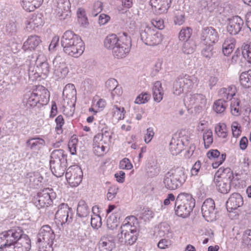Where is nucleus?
Returning a JSON list of instances; mask_svg holds the SVG:
<instances>
[{
	"instance_id": "obj_1",
	"label": "nucleus",
	"mask_w": 251,
	"mask_h": 251,
	"mask_svg": "<svg viewBox=\"0 0 251 251\" xmlns=\"http://www.w3.org/2000/svg\"><path fill=\"white\" fill-rule=\"evenodd\" d=\"M104 45L107 49L112 50L114 56L123 58L129 53L131 42L130 37L125 32L120 36L112 34L105 38Z\"/></svg>"
},
{
	"instance_id": "obj_2",
	"label": "nucleus",
	"mask_w": 251,
	"mask_h": 251,
	"mask_svg": "<svg viewBox=\"0 0 251 251\" xmlns=\"http://www.w3.org/2000/svg\"><path fill=\"white\" fill-rule=\"evenodd\" d=\"M63 51L67 54L78 57L83 52L84 47L81 38L71 30L64 33L61 40Z\"/></svg>"
},
{
	"instance_id": "obj_3",
	"label": "nucleus",
	"mask_w": 251,
	"mask_h": 251,
	"mask_svg": "<svg viewBox=\"0 0 251 251\" xmlns=\"http://www.w3.org/2000/svg\"><path fill=\"white\" fill-rule=\"evenodd\" d=\"M195 206V200L191 194L181 193L176 197L175 204V214L183 218L189 216Z\"/></svg>"
},
{
	"instance_id": "obj_4",
	"label": "nucleus",
	"mask_w": 251,
	"mask_h": 251,
	"mask_svg": "<svg viewBox=\"0 0 251 251\" xmlns=\"http://www.w3.org/2000/svg\"><path fill=\"white\" fill-rule=\"evenodd\" d=\"M187 176L183 167H177L168 172L164 176L163 183L166 188L176 190L185 182Z\"/></svg>"
},
{
	"instance_id": "obj_5",
	"label": "nucleus",
	"mask_w": 251,
	"mask_h": 251,
	"mask_svg": "<svg viewBox=\"0 0 251 251\" xmlns=\"http://www.w3.org/2000/svg\"><path fill=\"white\" fill-rule=\"evenodd\" d=\"M55 234L48 225L43 226L38 234L37 242L39 251H53L52 245Z\"/></svg>"
},
{
	"instance_id": "obj_6",
	"label": "nucleus",
	"mask_w": 251,
	"mask_h": 251,
	"mask_svg": "<svg viewBox=\"0 0 251 251\" xmlns=\"http://www.w3.org/2000/svg\"><path fill=\"white\" fill-rule=\"evenodd\" d=\"M197 83L198 78L194 75H180L174 83L173 93L178 96L183 92L185 89H191Z\"/></svg>"
},
{
	"instance_id": "obj_7",
	"label": "nucleus",
	"mask_w": 251,
	"mask_h": 251,
	"mask_svg": "<svg viewBox=\"0 0 251 251\" xmlns=\"http://www.w3.org/2000/svg\"><path fill=\"white\" fill-rule=\"evenodd\" d=\"M40 56L39 55L37 59V66L35 70H34V66H26L28 69L29 78L32 80H36L39 77H41L42 79L46 78L50 71V67L49 63L46 61L41 62L39 60Z\"/></svg>"
},
{
	"instance_id": "obj_8",
	"label": "nucleus",
	"mask_w": 251,
	"mask_h": 251,
	"mask_svg": "<svg viewBox=\"0 0 251 251\" xmlns=\"http://www.w3.org/2000/svg\"><path fill=\"white\" fill-rule=\"evenodd\" d=\"M23 230L19 226L13 227L0 233V247L15 245Z\"/></svg>"
},
{
	"instance_id": "obj_9",
	"label": "nucleus",
	"mask_w": 251,
	"mask_h": 251,
	"mask_svg": "<svg viewBox=\"0 0 251 251\" xmlns=\"http://www.w3.org/2000/svg\"><path fill=\"white\" fill-rule=\"evenodd\" d=\"M128 226L122 225L121 233L117 235L118 242L122 245H132L137 240L138 231L137 229H131Z\"/></svg>"
},
{
	"instance_id": "obj_10",
	"label": "nucleus",
	"mask_w": 251,
	"mask_h": 251,
	"mask_svg": "<svg viewBox=\"0 0 251 251\" xmlns=\"http://www.w3.org/2000/svg\"><path fill=\"white\" fill-rule=\"evenodd\" d=\"M140 36L143 42L149 46L157 45L161 42L163 39L161 33L148 26L141 30Z\"/></svg>"
},
{
	"instance_id": "obj_11",
	"label": "nucleus",
	"mask_w": 251,
	"mask_h": 251,
	"mask_svg": "<svg viewBox=\"0 0 251 251\" xmlns=\"http://www.w3.org/2000/svg\"><path fill=\"white\" fill-rule=\"evenodd\" d=\"M55 194L52 189L46 188L40 190L34 198V202L38 209L48 207L52 203Z\"/></svg>"
},
{
	"instance_id": "obj_12",
	"label": "nucleus",
	"mask_w": 251,
	"mask_h": 251,
	"mask_svg": "<svg viewBox=\"0 0 251 251\" xmlns=\"http://www.w3.org/2000/svg\"><path fill=\"white\" fill-rule=\"evenodd\" d=\"M65 176L69 184L75 187L81 182L83 172L79 166H72L67 169Z\"/></svg>"
},
{
	"instance_id": "obj_13",
	"label": "nucleus",
	"mask_w": 251,
	"mask_h": 251,
	"mask_svg": "<svg viewBox=\"0 0 251 251\" xmlns=\"http://www.w3.org/2000/svg\"><path fill=\"white\" fill-rule=\"evenodd\" d=\"M200 39L203 45H213L218 42L219 34L213 27H205L201 31Z\"/></svg>"
},
{
	"instance_id": "obj_14",
	"label": "nucleus",
	"mask_w": 251,
	"mask_h": 251,
	"mask_svg": "<svg viewBox=\"0 0 251 251\" xmlns=\"http://www.w3.org/2000/svg\"><path fill=\"white\" fill-rule=\"evenodd\" d=\"M201 213L207 222H211L216 219L217 211L215 202L212 199H207L204 201L201 206Z\"/></svg>"
},
{
	"instance_id": "obj_15",
	"label": "nucleus",
	"mask_w": 251,
	"mask_h": 251,
	"mask_svg": "<svg viewBox=\"0 0 251 251\" xmlns=\"http://www.w3.org/2000/svg\"><path fill=\"white\" fill-rule=\"evenodd\" d=\"M71 4L69 0H55L54 9L56 16L60 20H65L70 16Z\"/></svg>"
},
{
	"instance_id": "obj_16",
	"label": "nucleus",
	"mask_w": 251,
	"mask_h": 251,
	"mask_svg": "<svg viewBox=\"0 0 251 251\" xmlns=\"http://www.w3.org/2000/svg\"><path fill=\"white\" fill-rule=\"evenodd\" d=\"M72 209L66 203H61L58 206V209L55 213V218L62 226L70 223L72 221Z\"/></svg>"
},
{
	"instance_id": "obj_17",
	"label": "nucleus",
	"mask_w": 251,
	"mask_h": 251,
	"mask_svg": "<svg viewBox=\"0 0 251 251\" xmlns=\"http://www.w3.org/2000/svg\"><path fill=\"white\" fill-rule=\"evenodd\" d=\"M244 23L238 16H234L227 19L226 30L232 35L238 34L244 27Z\"/></svg>"
},
{
	"instance_id": "obj_18",
	"label": "nucleus",
	"mask_w": 251,
	"mask_h": 251,
	"mask_svg": "<svg viewBox=\"0 0 251 251\" xmlns=\"http://www.w3.org/2000/svg\"><path fill=\"white\" fill-rule=\"evenodd\" d=\"M53 66L54 74L59 77H64L68 73L67 65L60 56H56L54 59Z\"/></svg>"
},
{
	"instance_id": "obj_19",
	"label": "nucleus",
	"mask_w": 251,
	"mask_h": 251,
	"mask_svg": "<svg viewBox=\"0 0 251 251\" xmlns=\"http://www.w3.org/2000/svg\"><path fill=\"white\" fill-rule=\"evenodd\" d=\"M172 0H151L150 5L154 7L157 14L166 13L170 7Z\"/></svg>"
},
{
	"instance_id": "obj_20",
	"label": "nucleus",
	"mask_w": 251,
	"mask_h": 251,
	"mask_svg": "<svg viewBox=\"0 0 251 251\" xmlns=\"http://www.w3.org/2000/svg\"><path fill=\"white\" fill-rule=\"evenodd\" d=\"M243 204V200L239 194L233 193L229 198L226 203L227 210H235Z\"/></svg>"
},
{
	"instance_id": "obj_21",
	"label": "nucleus",
	"mask_w": 251,
	"mask_h": 251,
	"mask_svg": "<svg viewBox=\"0 0 251 251\" xmlns=\"http://www.w3.org/2000/svg\"><path fill=\"white\" fill-rule=\"evenodd\" d=\"M39 90H35L31 93L25 94L24 96V102L27 108L34 107L38 102H40L39 97Z\"/></svg>"
},
{
	"instance_id": "obj_22",
	"label": "nucleus",
	"mask_w": 251,
	"mask_h": 251,
	"mask_svg": "<svg viewBox=\"0 0 251 251\" xmlns=\"http://www.w3.org/2000/svg\"><path fill=\"white\" fill-rule=\"evenodd\" d=\"M67 161L64 159L60 162L50 164V170L53 174L57 177L62 176L67 168Z\"/></svg>"
},
{
	"instance_id": "obj_23",
	"label": "nucleus",
	"mask_w": 251,
	"mask_h": 251,
	"mask_svg": "<svg viewBox=\"0 0 251 251\" xmlns=\"http://www.w3.org/2000/svg\"><path fill=\"white\" fill-rule=\"evenodd\" d=\"M41 40L40 37L36 35H31L27 38L24 42L23 49L25 51L26 50H34L41 43Z\"/></svg>"
},
{
	"instance_id": "obj_24",
	"label": "nucleus",
	"mask_w": 251,
	"mask_h": 251,
	"mask_svg": "<svg viewBox=\"0 0 251 251\" xmlns=\"http://www.w3.org/2000/svg\"><path fill=\"white\" fill-rule=\"evenodd\" d=\"M219 5L218 0H201L200 8L204 12H212Z\"/></svg>"
},
{
	"instance_id": "obj_25",
	"label": "nucleus",
	"mask_w": 251,
	"mask_h": 251,
	"mask_svg": "<svg viewBox=\"0 0 251 251\" xmlns=\"http://www.w3.org/2000/svg\"><path fill=\"white\" fill-rule=\"evenodd\" d=\"M183 150V142L181 139L172 138L170 143V151L173 155L179 154Z\"/></svg>"
},
{
	"instance_id": "obj_26",
	"label": "nucleus",
	"mask_w": 251,
	"mask_h": 251,
	"mask_svg": "<svg viewBox=\"0 0 251 251\" xmlns=\"http://www.w3.org/2000/svg\"><path fill=\"white\" fill-rule=\"evenodd\" d=\"M45 144L44 140L40 138H32L26 142L27 147L33 151H38Z\"/></svg>"
},
{
	"instance_id": "obj_27",
	"label": "nucleus",
	"mask_w": 251,
	"mask_h": 251,
	"mask_svg": "<svg viewBox=\"0 0 251 251\" xmlns=\"http://www.w3.org/2000/svg\"><path fill=\"white\" fill-rule=\"evenodd\" d=\"M43 0H22L23 8L27 11H33L42 3Z\"/></svg>"
},
{
	"instance_id": "obj_28",
	"label": "nucleus",
	"mask_w": 251,
	"mask_h": 251,
	"mask_svg": "<svg viewBox=\"0 0 251 251\" xmlns=\"http://www.w3.org/2000/svg\"><path fill=\"white\" fill-rule=\"evenodd\" d=\"M114 247V242L107 237L103 236L99 242V248L100 251H111Z\"/></svg>"
},
{
	"instance_id": "obj_29",
	"label": "nucleus",
	"mask_w": 251,
	"mask_h": 251,
	"mask_svg": "<svg viewBox=\"0 0 251 251\" xmlns=\"http://www.w3.org/2000/svg\"><path fill=\"white\" fill-rule=\"evenodd\" d=\"M214 182L219 192L223 194L228 193L230 190V183L220 178H214Z\"/></svg>"
},
{
	"instance_id": "obj_30",
	"label": "nucleus",
	"mask_w": 251,
	"mask_h": 251,
	"mask_svg": "<svg viewBox=\"0 0 251 251\" xmlns=\"http://www.w3.org/2000/svg\"><path fill=\"white\" fill-rule=\"evenodd\" d=\"M235 42V39L231 37L225 40L223 45V52L225 55L228 56L233 51Z\"/></svg>"
},
{
	"instance_id": "obj_31",
	"label": "nucleus",
	"mask_w": 251,
	"mask_h": 251,
	"mask_svg": "<svg viewBox=\"0 0 251 251\" xmlns=\"http://www.w3.org/2000/svg\"><path fill=\"white\" fill-rule=\"evenodd\" d=\"M216 174L220 175L217 178L225 180L228 182L231 183L234 178L233 172L229 168H220Z\"/></svg>"
},
{
	"instance_id": "obj_32",
	"label": "nucleus",
	"mask_w": 251,
	"mask_h": 251,
	"mask_svg": "<svg viewBox=\"0 0 251 251\" xmlns=\"http://www.w3.org/2000/svg\"><path fill=\"white\" fill-rule=\"evenodd\" d=\"M153 96L154 100L156 102H160L163 99V91L160 81H156L152 88Z\"/></svg>"
},
{
	"instance_id": "obj_33",
	"label": "nucleus",
	"mask_w": 251,
	"mask_h": 251,
	"mask_svg": "<svg viewBox=\"0 0 251 251\" xmlns=\"http://www.w3.org/2000/svg\"><path fill=\"white\" fill-rule=\"evenodd\" d=\"M67 160V155L64 153L62 150H55L53 151L50 155V163H54L55 162H60L62 160Z\"/></svg>"
},
{
	"instance_id": "obj_34",
	"label": "nucleus",
	"mask_w": 251,
	"mask_h": 251,
	"mask_svg": "<svg viewBox=\"0 0 251 251\" xmlns=\"http://www.w3.org/2000/svg\"><path fill=\"white\" fill-rule=\"evenodd\" d=\"M196 42L192 39L186 40L182 47V51L185 54H191L193 53L196 49Z\"/></svg>"
},
{
	"instance_id": "obj_35",
	"label": "nucleus",
	"mask_w": 251,
	"mask_h": 251,
	"mask_svg": "<svg viewBox=\"0 0 251 251\" xmlns=\"http://www.w3.org/2000/svg\"><path fill=\"white\" fill-rule=\"evenodd\" d=\"M241 85L245 88L251 87V70L243 72L240 76Z\"/></svg>"
},
{
	"instance_id": "obj_36",
	"label": "nucleus",
	"mask_w": 251,
	"mask_h": 251,
	"mask_svg": "<svg viewBox=\"0 0 251 251\" xmlns=\"http://www.w3.org/2000/svg\"><path fill=\"white\" fill-rule=\"evenodd\" d=\"M89 213V209L83 200H80L77 205V215L80 217H85Z\"/></svg>"
},
{
	"instance_id": "obj_37",
	"label": "nucleus",
	"mask_w": 251,
	"mask_h": 251,
	"mask_svg": "<svg viewBox=\"0 0 251 251\" xmlns=\"http://www.w3.org/2000/svg\"><path fill=\"white\" fill-rule=\"evenodd\" d=\"M36 90H39V97L42 104L47 103L49 101L50 93L45 87L39 86Z\"/></svg>"
},
{
	"instance_id": "obj_38",
	"label": "nucleus",
	"mask_w": 251,
	"mask_h": 251,
	"mask_svg": "<svg viewBox=\"0 0 251 251\" xmlns=\"http://www.w3.org/2000/svg\"><path fill=\"white\" fill-rule=\"evenodd\" d=\"M227 101L224 99H219L214 104L213 109L217 113H222L227 107Z\"/></svg>"
},
{
	"instance_id": "obj_39",
	"label": "nucleus",
	"mask_w": 251,
	"mask_h": 251,
	"mask_svg": "<svg viewBox=\"0 0 251 251\" xmlns=\"http://www.w3.org/2000/svg\"><path fill=\"white\" fill-rule=\"evenodd\" d=\"M203 140L205 148L206 149L208 148L213 141V133L211 130L208 129L204 132Z\"/></svg>"
},
{
	"instance_id": "obj_40",
	"label": "nucleus",
	"mask_w": 251,
	"mask_h": 251,
	"mask_svg": "<svg viewBox=\"0 0 251 251\" xmlns=\"http://www.w3.org/2000/svg\"><path fill=\"white\" fill-rule=\"evenodd\" d=\"M125 113V110L124 107H118L115 105L112 109L113 116L118 120L124 119Z\"/></svg>"
},
{
	"instance_id": "obj_41",
	"label": "nucleus",
	"mask_w": 251,
	"mask_h": 251,
	"mask_svg": "<svg viewBox=\"0 0 251 251\" xmlns=\"http://www.w3.org/2000/svg\"><path fill=\"white\" fill-rule=\"evenodd\" d=\"M192 33V29L190 27L183 28L179 33L178 38L180 40H188Z\"/></svg>"
},
{
	"instance_id": "obj_42",
	"label": "nucleus",
	"mask_w": 251,
	"mask_h": 251,
	"mask_svg": "<svg viewBox=\"0 0 251 251\" xmlns=\"http://www.w3.org/2000/svg\"><path fill=\"white\" fill-rule=\"evenodd\" d=\"M204 47L201 53L203 57L210 59L214 56L215 52L214 51L213 45H204Z\"/></svg>"
},
{
	"instance_id": "obj_43",
	"label": "nucleus",
	"mask_w": 251,
	"mask_h": 251,
	"mask_svg": "<svg viewBox=\"0 0 251 251\" xmlns=\"http://www.w3.org/2000/svg\"><path fill=\"white\" fill-rule=\"evenodd\" d=\"M198 96H201L200 99L201 100H197L196 104H195V109L197 112H199L200 111L203 109L206 106V99L204 95L198 94Z\"/></svg>"
},
{
	"instance_id": "obj_44",
	"label": "nucleus",
	"mask_w": 251,
	"mask_h": 251,
	"mask_svg": "<svg viewBox=\"0 0 251 251\" xmlns=\"http://www.w3.org/2000/svg\"><path fill=\"white\" fill-rule=\"evenodd\" d=\"M125 224L123 225L131 226V229H137L138 221L137 219L134 216H130L126 218L124 221Z\"/></svg>"
},
{
	"instance_id": "obj_45",
	"label": "nucleus",
	"mask_w": 251,
	"mask_h": 251,
	"mask_svg": "<svg viewBox=\"0 0 251 251\" xmlns=\"http://www.w3.org/2000/svg\"><path fill=\"white\" fill-rule=\"evenodd\" d=\"M240 103L238 99H233L231 100L230 104L231 112L234 116H238L240 114L239 106Z\"/></svg>"
},
{
	"instance_id": "obj_46",
	"label": "nucleus",
	"mask_w": 251,
	"mask_h": 251,
	"mask_svg": "<svg viewBox=\"0 0 251 251\" xmlns=\"http://www.w3.org/2000/svg\"><path fill=\"white\" fill-rule=\"evenodd\" d=\"M216 133L220 137L225 138L227 136L226 126L225 124H219L215 127Z\"/></svg>"
},
{
	"instance_id": "obj_47",
	"label": "nucleus",
	"mask_w": 251,
	"mask_h": 251,
	"mask_svg": "<svg viewBox=\"0 0 251 251\" xmlns=\"http://www.w3.org/2000/svg\"><path fill=\"white\" fill-rule=\"evenodd\" d=\"M242 54L245 59L251 63V45H245L242 47Z\"/></svg>"
},
{
	"instance_id": "obj_48",
	"label": "nucleus",
	"mask_w": 251,
	"mask_h": 251,
	"mask_svg": "<svg viewBox=\"0 0 251 251\" xmlns=\"http://www.w3.org/2000/svg\"><path fill=\"white\" fill-rule=\"evenodd\" d=\"M78 143L77 139L74 136H72L68 143V148L72 155L76 154V148Z\"/></svg>"
},
{
	"instance_id": "obj_49",
	"label": "nucleus",
	"mask_w": 251,
	"mask_h": 251,
	"mask_svg": "<svg viewBox=\"0 0 251 251\" xmlns=\"http://www.w3.org/2000/svg\"><path fill=\"white\" fill-rule=\"evenodd\" d=\"M102 139L105 141V144H108L111 142L112 135L113 132L111 131L107 127L103 128L101 130Z\"/></svg>"
},
{
	"instance_id": "obj_50",
	"label": "nucleus",
	"mask_w": 251,
	"mask_h": 251,
	"mask_svg": "<svg viewBox=\"0 0 251 251\" xmlns=\"http://www.w3.org/2000/svg\"><path fill=\"white\" fill-rule=\"evenodd\" d=\"M201 97V96H198V94L190 95L184 99V101L185 103H187L189 106H192L195 105L197 100H201L200 99Z\"/></svg>"
},
{
	"instance_id": "obj_51",
	"label": "nucleus",
	"mask_w": 251,
	"mask_h": 251,
	"mask_svg": "<svg viewBox=\"0 0 251 251\" xmlns=\"http://www.w3.org/2000/svg\"><path fill=\"white\" fill-rule=\"evenodd\" d=\"M119 190V188L116 186L113 185L110 186L106 194V197L108 201L113 200L116 197Z\"/></svg>"
},
{
	"instance_id": "obj_52",
	"label": "nucleus",
	"mask_w": 251,
	"mask_h": 251,
	"mask_svg": "<svg viewBox=\"0 0 251 251\" xmlns=\"http://www.w3.org/2000/svg\"><path fill=\"white\" fill-rule=\"evenodd\" d=\"M91 225L94 228L98 229L101 226V219L100 216L97 214L92 216Z\"/></svg>"
},
{
	"instance_id": "obj_53",
	"label": "nucleus",
	"mask_w": 251,
	"mask_h": 251,
	"mask_svg": "<svg viewBox=\"0 0 251 251\" xmlns=\"http://www.w3.org/2000/svg\"><path fill=\"white\" fill-rule=\"evenodd\" d=\"M150 95L148 93L140 94L136 99L135 102L137 104L145 103L148 101L150 99Z\"/></svg>"
},
{
	"instance_id": "obj_54",
	"label": "nucleus",
	"mask_w": 251,
	"mask_h": 251,
	"mask_svg": "<svg viewBox=\"0 0 251 251\" xmlns=\"http://www.w3.org/2000/svg\"><path fill=\"white\" fill-rule=\"evenodd\" d=\"M102 3L101 1H96L93 5V9L91 12L92 15L94 17L97 16L102 11Z\"/></svg>"
},
{
	"instance_id": "obj_55",
	"label": "nucleus",
	"mask_w": 251,
	"mask_h": 251,
	"mask_svg": "<svg viewBox=\"0 0 251 251\" xmlns=\"http://www.w3.org/2000/svg\"><path fill=\"white\" fill-rule=\"evenodd\" d=\"M203 167V166L201 167V163L199 160L196 162V163L193 166L191 170L192 175L196 176L198 175L199 172L200 171H201V173H203V172H202Z\"/></svg>"
},
{
	"instance_id": "obj_56",
	"label": "nucleus",
	"mask_w": 251,
	"mask_h": 251,
	"mask_svg": "<svg viewBox=\"0 0 251 251\" xmlns=\"http://www.w3.org/2000/svg\"><path fill=\"white\" fill-rule=\"evenodd\" d=\"M132 167V165L130 160L127 158H124L120 162L119 168L121 169L130 170Z\"/></svg>"
},
{
	"instance_id": "obj_57",
	"label": "nucleus",
	"mask_w": 251,
	"mask_h": 251,
	"mask_svg": "<svg viewBox=\"0 0 251 251\" xmlns=\"http://www.w3.org/2000/svg\"><path fill=\"white\" fill-rule=\"evenodd\" d=\"M6 32L12 34L16 32L17 30V24L14 22H10L5 27Z\"/></svg>"
},
{
	"instance_id": "obj_58",
	"label": "nucleus",
	"mask_w": 251,
	"mask_h": 251,
	"mask_svg": "<svg viewBox=\"0 0 251 251\" xmlns=\"http://www.w3.org/2000/svg\"><path fill=\"white\" fill-rule=\"evenodd\" d=\"M104 145L100 143L99 145L93 147L94 152L96 155L101 156L104 153L105 147Z\"/></svg>"
},
{
	"instance_id": "obj_59",
	"label": "nucleus",
	"mask_w": 251,
	"mask_h": 251,
	"mask_svg": "<svg viewBox=\"0 0 251 251\" xmlns=\"http://www.w3.org/2000/svg\"><path fill=\"white\" fill-rule=\"evenodd\" d=\"M231 130L232 132V134L234 137H238L239 136L241 133V130L240 129V126L239 124L236 122H233L231 125Z\"/></svg>"
},
{
	"instance_id": "obj_60",
	"label": "nucleus",
	"mask_w": 251,
	"mask_h": 251,
	"mask_svg": "<svg viewBox=\"0 0 251 251\" xmlns=\"http://www.w3.org/2000/svg\"><path fill=\"white\" fill-rule=\"evenodd\" d=\"M118 85L117 81L114 78H110L105 82V87L109 91H111L112 89L115 88Z\"/></svg>"
},
{
	"instance_id": "obj_61",
	"label": "nucleus",
	"mask_w": 251,
	"mask_h": 251,
	"mask_svg": "<svg viewBox=\"0 0 251 251\" xmlns=\"http://www.w3.org/2000/svg\"><path fill=\"white\" fill-rule=\"evenodd\" d=\"M207 156L210 159L216 160L221 156L220 152L217 150H210L207 153Z\"/></svg>"
},
{
	"instance_id": "obj_62",
	"label": "nucleus",
	"mask_w": 251,
	"mask_h": 251,
	"mask_svg": "<svg viewBox=\"0 0 251 251\" xmlns=\"http://www.w3.org/2000/svg\"><path fill=\"white\" fill-rule=\"evenodd\" d=\"M244 242L251 246V229L246 230L243 234Z\"/></svg>"
},
{
	"instance_id": "obj_63",
	"label": "nucleus",
	"mask_w": 251,
	"mask_h": 251,
	"mask_svg": "<svg viewBox=\"0 0 251 251\" xmlns=\"http://www.w3.org/2000/svg\"><path fill=\"white\" fill-rule=\"evenodd\" d=\"M154 135L152 128L149 127L147 129V132L144 137V141L146 143H150Z\"/></svg>"
},
{
	"instance_id": "obj_64",
	"label": "nucleus",
	"mask_w": 251,
	"mask_h": 251,
	"mask_svg": "<svg viewBox=\"0 0 251 251\" xmlns=\"http://www.w3.org/2000/svg\"><path fill=\"white\" fill-rule=\"evenodd\" d=\"M151 23L152 25L159 29H162L164 27V21L160 18H155L152 20Z\"/></svg>"
}]
</instances>
